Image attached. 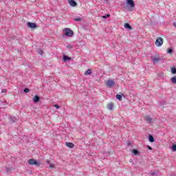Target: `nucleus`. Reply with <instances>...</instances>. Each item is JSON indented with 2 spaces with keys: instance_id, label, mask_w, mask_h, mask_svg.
I'll list each match as a JSON object with an SVG mask.
<instances>
[{
  "instance_id": "nucleus-1",
  "label": "nucleus",
  "mask_w": 176,
  "mask_h": 176,
  "mask_svg": "<svg viewBox=\"0 0 176 176\" xmlns=\"http://www.w3.org/2000/svg\"><path fill=\"white\" fill-rule=\"evenodd\" d=\"M126 5H127V10L129 12H132L135 8V4L134 3V1L133 0H126Z\"/></svg>"
},
{
  "instance_id": "nucleus-2",
  "label": "nucleus",
  "mask_w": 176,
  "mask_h": 176,
  "mask_svg": "<svg viewBox=\"0 0 176 176\" xmlns=\"http://www.w3.org/2000/svg\"><path fill=\"white\" fill-rule=\"evenodd\" d=\"M28 163L30 166H36V167H39V166H41V162L36 161L35 159L28 160Z\"/></svg>"
},
{
  "instance_id": "nucleus-3",
  "label": "nucleus",
  "mask_w": 176,
  "mask_h": 176,
  "mask_svg": "<svg viewBox=\"0 0 176 176\" xmlns=\"http://www.w3.org/2000/svg\"><path fill=\"white\" fill-rule=\"evenodd\" d=\"M63 32H65V35H66V36H74V32L69 28H65Z\"/></svg>"
},
{
  "instance_id": "nucleus-4",
  "label": "nucleus",
  "mask_w": 176,
  "mask_h": 176,
  "mask_svg": "<svg viewBox=\"0 0 176 176\" xmlns=\"http://www.w3.org/2000/svg\"><path fill=\"white\" fill-rule=\"evenodd\" d=\"M106 86L109 87V89L112 88L113 86H115V81L113 80H107L106 81Z\"/></svg>"
},
{
  "instance_id": "nucleus-5",
  "label": "nucleus",
  "mask_w": 176,
  "mask_h": 176,
  "mask_svg": "<svg viewBox=\"0 0 176 176\" xmlns=\"http://www.w3.org/2000/svg\"><path fill=\"white\" fill-rule=\"evenodd\" d=\"M163 45V38L158 37L155 41V45L157 47H160Z\"/></svg>"
},
{
  "instance_id": "nucleus-6",
  "label": "nucleus",
  "mask_w": 176,
  "mask_h": 176,
  "mask_svg": "<svg viewBox=\"0 0 176 176\" xmlns=\"http://www.w3.org/2000/svg\"><path fill=\"white\" fill-rule=\"evenodd\" d=\"M27 25L28 27H29V28H32V30H35V28H38V25L35 23L28 22Z\"/></svg>"
},
{
  "instance_id": "nucleus-7",
  "label": "nucleus",
  "mask_w": 176,
  "mask_h": 176,
  "mask_svg": "<svg viewBox=\"0 0 176 176\" xmlns=\"http://www.w3.org/2000/svg\"><path fill=\"white\" fill-rule=\"evenodd\" d=\"M144 120H146L147 123H153V119L151 118L149 116H146L144 118Z\"/></svg>"
},
{
  "instance_id": "nucleus-8",
  "label": "nucleus",
  "mask_w": 176,
  "mask_h": 176,
  "mask_svg": "<svg viewBox=\"0 0 176 176\" xmlns=\"http://www.w3.org/2000/svg\"><path fill=\"white\" fill-rule=\"evenodd\" d=\"M151 60L153 61L154 64H156V63H159L160 61V57L159 56H152Z\"/></svg>"
},
{
  "instance_id": "nucleus-9",
  "label": "nucleus",
  "mask_w": 176,
  "mask_h": 176,
  "mask_svg": "<svg viewBox=\"0 0 176 176\" xmlns=\"http://www.w3.org/2000/svg\"><path fill=\"white\" fill-rule=\"evenodd\" d=\"M69 3L70 6H72L73 8H75L76 6H78V3L74 0H69Z\"/></svg>"
},
{
  "instance_id": "nucleus-10",
  "label": "nucleus",
  "mask_w": 176,
  "mask_h": 176,
  "mask_svg": "<svg viewBox=\"0 0 176 176\" xmlns=\"http://www.w3.org/2000/svg\"><path fill=\"white\" fill-rule=\"evenodd\" d=\"M39 100H41V98L38 96H34L33 98V102H39Z\"/></svg>"
},
{
  "instance_id": "nucleus-11",
  "label": "nucleus",
  "mask_w": 176,
  "mask_h": 176,
  "mask_svg": "<svg viewBox=\"0 0 176 176\" xmlns=\"http://www.w3.org/2000/svg\"><path fill=\"white\" fill-rule=\"evenodd\" d=\"M107 109H109L110 111L113 110V103L111 102L107 104Z\"/></svg>"
},
{
  "instance_id": "nucleus-12",
  "label": "nucleus",
  "mask_w": 176,
  "mask_h": 176,
  "mask_svg": "<svg viewBox=\"0 0 176 176\" xmlns=\"http://www.w3.org/2000/svg\"><path fill=\"white\" fill-rule=\"evenodd\" d=\"M124 28H126V30H133V28H132L131 25H130V24H129V23H124Z\"/></svg>"
},
{
  "instance_id": "nucleus-13",
  "label": "nucleus",
  "mask_w": 176,
  "mask_h": 176,
  "mask_svg": "<svg viewBox=\"0 0 176 176\" xmlns=\"http://www.w3.org/2000/svg\"><path fill=\"white\" fill-rule=\"evenodd\" d=\"M63 61H71V57L67 56L66 55L63 56Z\"/></svg>"
},
{
  "instance_id": "nucleus-14",
  "label": "nucleus",
  "mask_w": 176,
  "mask_h": 176,
  "mask_svg": "<svg viewBox=\"0 0 176 176\" xmlns=\"http://www.w3.org/2000/svg\"><path fill=\"white\" fill-rule=\"evenodd\" d=\"M65 145L68 147V148H73L74 146V144L73 143L71 142H66Z\"/></svg>"
},
{
  "instance_id": "nucleus-15",
  "label": "nucleus",
  "mask_w": 176,
  "mask_h": 176,
  "mask_svg": "<svg viewBox=\"0 0 176 176\" xmlns=\"http://www.w3.org/2000/svg\"><path fill=\"white\" fill-rule=\"evenodd\" d=\"M148 140L150 142H155V138L153 136H152V135H148Z\"/></svg>"
},
{
  "instance_id": "nucleus-16",
  "label": "nucleus",
  "mask_w": 176,
  "mask_h": 176,
  "mask_svg": "<svg viewBox=\"0 0 176 176\" xmlns=\"http://www.w3.org/2000/svg\"><path fill=\"white\" fill-rule=\"evenodd\" d=\"M132 153H133V155L135 156H138V155H140V151H138L137 149H133L132 150Z\"/></svg>"
},
{
  "instance_id": "nucleus-17",
  "label": "nucleus",
  "mask_w": 176,
  "mask_h": 176,
  "mask_svg": "<svg viewBox=\"0 0 176 176\" xmlns=\"http://www.w3.org/2000/svg\"><path fill=\"white\" fill-rule=\"evenodd\" d=\"M85 75H91V69H89L85 72Z\"/></svg>"
},
{
  "instance_id": "nucleus-18",
  "label": "nucleus",
  "mask_w": 176,
  "mask_h": 176,
  "mask_svg": "<svg viewBox=\"0 0 176 176\" xmlns=\"http://www.w3.org/2000/svg\"><path fill=\"white\" fill-rule=\"evenodd\" d=\"M170 72H172V74H176V68L175 67H172L170 69Z\"/></svg>"
},
{
  "instance_id": "nucleus-19",
  "label": "nucleus",
  "mask_w": 176,
  "mask_h": 176,
  "mask_svg": "<svg viewBox=\"0 0 176 176\" xmlns=\"http://www.w3.org/2000/svg\"><path fill=\"white\" fill-rule=\"evenodd\" d=\"M10 120L12 122V123H14V122H16V117H10Z\"/></svg>"
},
{
  "instance_id": "nucleus-20",
  "label": "nucleus",
  "mask_w": 176,
  "mask_h": 176,
  "mask_svg": "<svg viewBox=\"0 0 176 176\" xmlns=\"http://www.w3.org/2000/svg\"><path fill=\"white\" fill-rule=\"evenodd\" d=\"M172 83L176 84V76H174L171 78Z\"/></svg>"
},
{
  "instance_id": "nucleus-21",
  "label": "nucleus",
  "mask_w": 176,
  "mask_h": 176,
  "mask_svg": "<svg viewBox=\"0 0 176 176\" xmlns=\"http://www.w3.org/2000/svg\"><path fill=\"white\" fill-rule=\"evenodd\" d=\"M116 98L117 100H119V101H122V95H116Z\"/></svg>"
},
{
  "instance_id": "nucleus-22",
  "label": "nucleus",
  "mask_w": 176,
  "mask_h": 176,
  "mask_svg": "<svg viewBox=\"0 0 176 176\" xmlns=\"http://www.w3.org/2000/svg\"><path fill=\"white\" fill-rule=\"evenodd\" d=\"M172 151L173 152H176V144H173L172 145Z\"/></svg>"
},
{
  "instance_id": "nucleus-23",
  "label": "nucleus",
  "mask_w": 176,
  "mask_h": 176,
  "mask_svg": "<svg viewBox=\"0 0 176 176\" xmlns=\"http://www.w3.org/2000/svg\"><path fill=\"white\" fill-rule=\"evenodd\" d=\"M67 49H69V50H71V49H73V46L72 45H67L66 46Z\"/></svg>"
},
{
  "instance_id": "nucleus-24",
  "label": "nucleus",
  "mask_w": 176,
  "mask_h": 176,
  "mask_svg": "<svg viewBox=\"0 0 176 176\" xmlns=\"http://www.w3.org/2000/svg\"><path fill=\"white\" fill-rule=\"evenodd\" d=\"M167 53L168 54H171L173 53V49L172 48H169L167 51Z\"/></svg>"
},
{
  "instance_id": "nucleus-25",
  "label": "nucleus",
  "mask_w": 176,
  "mask_h": 176,
  "mask_svg": "<svg viewBox=\"0 0 176 176\" xmlns=\"http://www.w3.org/2000/svg\"><path fill=\"white\" fill-rule=\"evenodd\" d=\"M38 54H41V56H42V54H43V51H42V50L39 49L38 50Z\"/></svg>"
},
{
  "instance_id": "nucleus-26",
  "label": "nucleus",
  "mask_w": 176,
  "mask_h": 176,
  "mask_svg": "<svg viewBox=\"0 0 176 176\" xmlns=\"http://www.w3.org/2000/svg\"><path fill=\"white\" fill-rule=\"evenodd\" d=\"M74 21H82V19L80 18H75Z\"/></svg>"
},
{
  "instance_id": "nucleus-27",
  "label": "nucleus",
  "mask_w": 176,
  "mask_h": 176,
  "mask_svg": "<svg viewBox=\"0 0 176 176\" xmlns=\"http://www.w3.org/2000/svg\"><path fill=\"white\" fill-rule=\"evenodd\" d=\"M24 93H30V89L25 88V89H24Z\"/></svg>"
},
{
  "instance_id": "nucleus-28",
  "label": "nucleus",
  "mask_w": 176,
  "mask_h": 176,
  "mask_svg": "<svg viewBox=\"0 0 176 176\" xmlns=\"http://www.w3.org/2000/svg\"><path fill=\"white\" fill-rule=\"evenodd\" d=\"M50 168H54V164H50Z\"/></svg>"
},
{
  "instance_id": "nucleus-29",
  "label": "nucleus",
  "mask_w": 176,
  "mask_h": 176,
  "mask_svg": "<svg viewBox=\"0 0 176 176\" xmlns=\"http://www.w3.org/2000/svg\"><path fill=\"white\" fill-rule=\"evenodd\" d=\"M54 107H55V108H56V109H60V106H58V104H55Z\"/></svg>"
},
{
  "instance_id": "nucleus-30",
  "label": "nucleus",
  "mask_w": 176,
  "mask_h": 176,
  "mask_svg": "<svg viewBox=\"0 0 176 176\" xmlns=\"http://www.w3.org/2000/svg\"><path fill=\"white\" fill-rule=\"evenodd\" d=\"M148 149H149L150 151H152V147H151L150 146H147Z\"/></svg>"
},
{
  "instance_id": "nucleus-31",
  "label": "nucleus",
  "mask_w": 176,
  "mask_h": 176,
  "mask_svg": "<svg viewBox=\"0 0 176 176\" xmlns=\"http://www.w3.org/2000/svg\"><path fill=\"white\" fill-rule=\"evenodd\" d=\"M7 90L6 89H2V93H6Z\"/></svg>"
},
{
  "instance_id": "nucleus-32",
  "label": "nucleus",
  "mask_w": 176,
  "mask_h": 176,
  "mask_svg": "<svg viewBox=\"0 0 176 176\" xmlns=\"http://www.w3.org/2000/svg\"><path fill=\"white\" fill-rule=\"evenodd\" d=\"M106 17H107H107H111V14H107V15H106Z\"/></svg>"
},
{
  "instance_id": "nucleus-33",
  "label": "nucleus",
  "mask_w": 176,
  "mask_h": 176,
  "mask_svg": "<svg viewBox=\"0 0 176 176\" xmlns=\"http://www.w3.org/2000/svg\"><path fill=\"white\" fill-rule=\"evenodd\" d=\"M46 163H47V164H50V161L47 160V161H46Z\"/></svg>"
},
{
  "instance_id": "nucleus-34",
  "label": "nucleus",
  "mask_w": 176,
  "mask_h": 176,
  "mask_svg": "<svg viewBox=\"0 0 176 176\" xmlns=\"http://www.w3.org/2000/svg\"><path fill=\"white\" fill-rule=\"evenodd\" d=\"M102 19H107V15L102 16Z\"/></svg>"
},
{
  "instance_id": "nucleus-35",
  "label": "nucleus",
  "mask_w": 176,
  "mask_h": 176,
  "mask_svg": "<svg viewBox=\"0 0 176 176\" xmlns=\"http://www.w3.org/2000/svg\"><path fill=\"white\" fill-rule=\"evenodd\" d=\"M128 145L130 146V145H131V144H130V142H128Z\"/></svg>"
},
{
  "instance_id": "nucleus-36",
  "label": "nucleus",
  "mask_w": 176,
  "mask_h": 176,
  "mask_svg": "<svg viewBox=\"0 0 176 176\" xmlns=\"http://www.w3.org/2000/svg\"><path fill=\"white\" fill-rule=\"evenodd\" d=\"M151 175H155V173H151Z\"/></svg>"
},
{
  "instance_id": "nucleus-37",
  "label": "nucleus",
  "mask_w": 176,
  "mask_h": 176,
  "mask_svg": "<svg viewBox=\"0 0 176 176\" xmlns=\"http://www.w3.org/2000/svg\"><path fill=\"white\" fill-rule=\"evenodd\" d=\"M169 176H175V175H170Z\"/></svg>"
},
{
  "instance_id": "nucleus-38",
  "label": "nucleus",
  "mask_w": 176,
  "mask_h": 176,
  "mask_svg": "<svg viewBox=\"0 0 176 176\" xmlns=\"http://www.w3.org/2000/svg\"><path fill=\"white\" fill-rule=\"evenodd\" d=\"M174 25H175V27H176V23H174Z\"/></svg>"
},
{
  "instance_id": "nucleus-39",
  "label": "nucleus",
  "mask_w": 176,
  "mask_h": 176,
  "mask_svg": "<svg viewBox=\"0 0 176 176\" xmlns=\"http://www.w3.org/2000/svg\"><path fill=\"white\" fill-rule=\"evenodd\" d=\"M3 105H6V102H5V103L3 104Z\"/></svg>"
}]
</instances>
